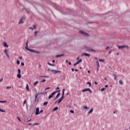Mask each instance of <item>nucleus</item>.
I'll return each mask as SVG.
<instances>
[{"mask_svg": "<svg viewBox=\"0 0 130 130\" xmlns=\"http://www.w3.org/2000/svg\"><path fill=\"white\" fill-rule=\"evenodd\" d=\"M40 78H49V76H40Z\"/></svg>", "mask_w": 130, "mask_h": 130, "instance_id": "a211bd4d", "label": "nucleus"}, {"mask_svg": "<svg viewBox=\"0 0 130 130\" xmlns=\"http://www.w3.org/2000/svg\"><path fill=\"white\" fill-rule=\"evenodd\" d=\"M16 63L17 64H20V61H19V60H17L16 61Z\"/></svg>", "mask_w": 130, "mask_h": 130, "instance_id": "f704fd0d", "label": "nucleus"}, {"mask_svg": "<svg viewBox=\"0 0 130 130\" xmlns=\"http://www.w3.org/2000/svg\"><path fill=\"white\" fill-rule=\"evenodd\" d=\"M119 83L120 85H122L123 84V82L121 80H119Z\"/></svg>", "mask_w": 130, "mask_h": 130, "instance_id": "393cba45", "label": "nucleus"}, {"mask_svg": "<svg viewBox=\"0 0 130 130\" xmlns=\"http://www.w3.org/2000/svg\"><path fill=\"white\" fill-rule=\"evenodd\" d=\"M17 78H19V79L21 78V73H18L17 74Z\"/></svg>", "mask_w": 130, "mask_h": 130, "instance_id": "5701e85b", "label": "nucleus"}, {"mask_svg": "<svg viewBox=\"0 0 130 130\" xmlns=\"http://www.w3.org/2000/svg\"><path fill=\"white\" fill-rule=\"evenodd\" d=\"M24 22H25V17L22 16L19 21V25H21V24H23Z\"/></svg>", "mask_w": 130, "mask_h": 130, "instance_id": "20e7f679", "label": "nucleus"}, {"mask_svg": "<svg viewBox=\"0 0 130 130\" xmlns=\"http://www.w3.org/2000/svg\"><path fill=\"white\" fill-rule=\"evenodd\" d=\"M83 108H84V109H89V108H88V107H87L86 106L83 107Z\"/></svg>", "mask_w": 130, "mask_h": 130, "instance_id": "e433bc0d", "label": "nucleus"}, {"mask_svg": "<svg viewBox=\"0 0 130 130\" xmlns=\"http://www.w3.org/2000/svg\"><path fill=\"white\" fill-rule=\"evenodd\" d=\"M118 48H119V49H122L123 48H126L127 49H128L129 47L127 45H124V46H119L118 45Z\"/></svg>", "mask_w": 130, "mask_h": 130, "instance_id": "7ed1b4c3", "label": "nucleus"}, {"mask_svg": "<svg viewBox=\"0 0 130 130\" xmlns=\"http://www.w3.org/2000/svg\"><path fill=\"white\" fill-rule=\"evenodd\" d=\"M87 85H89V87H91L92 86V84H91V82H87Z\"/></svg>", "mask_w": 130, "mask_h": 130, "instance_id": "412c9836", "label": "nucleus"}, {"mask_svg": "<svg viewBox=\"0 0 130 130\" xmlns=\"http://www.w3.org/2000/svg\"><path fill=\"white\" fill-rule=\"evenodd\" d=\"M48 64H49V66H51V67H55V64L49 62H48Z\"/></svg>", "mask_w": 130, "mask_h": 130, "instance_id": "f3484780", "label": "nucleus"}, {"mask_svg": "<svg viewBox=\"0 0 130 130\" xmlns=\"http://www.w3.org/2000/svg\"><path fill=\"white\" fill-rule=\"evenodd\" d=\"M3 45L5 47H9V45L6 42H4Z\"/></svg>", "mask_w": 130, "mask_h": 130, "instance_id": "2eb2a0df", "label": "nucleus"}, {"mask_svg": "<svg viewBox=\"0 0 130 130\" xmlns=\"http://www.w3.org/2000/svg\"><path fill=\"white\" fill-rule=\"evenodd\" d=\"M59 89V87H57L56 88V90H58Z\"/></svg>", "mask_w": 130, "mask_h": 130, "instance_id": "680f3d73", "label": "nucleus"}, {"mask_svg": "<svg viewBox=\"0 0 130 130\" xmlns=\"http://www.w3.org/2000/svg\"><path fill=\"white\" fill-rule=\"evenodd\" d=\"M51 72H52V73H54V74H58V73H60L61 71L58 70H51Z\"/></svg>", "mask_w": 130, "mask_h": 130, "instance_id": "9d476101", "label": "nucleus"}, {"mask_svg": "<svg viewBox=\"0 0 130 130\" xmlns=\"http://www.w3.org/2000/svg\"><path fill=\"white\" fill-rule=\"evenodd\" d=\"M39 82L37 81L36 82H35L34 83V86H36V85H37V84H38Z\"/></svg>", "mask_w": 130, "mask_h": 130, "instance_id": "72a5a7b5", "label": "nucleus"}, {"mask_svg": "<svg viewBox=\"0 0 130 130\" xmlns=\"http://www.w3.org/2000/svg\"><path fill=\"white\" fill-rule=\"evenodd\" d=\"M29 29L30 30L31 29V31H33V28H32L31 27H29Z\"/></svg>", "mask_w": 130, "mask_h": 130, "instance_id": "49530a36", "label": "nucleus"}, {"mask_svg": "<svg viewBox=\"0 0 130 130\" xmlns=\"http://www.w3.org/2000/svg\"><path fill=\"white\" fill-rule=\"evenodd\" d=\"M11 88H12V87H11V86H7L6 87V89H11Z\"/></svg>", "mask_w": 130, "mask_h": 130, "instance_id": "a19ab883", "label": "nucleus"}, {"mask_svg": "<svg viewBox=\"0 0 130 130\" xmlns=\"http://www.w3.org/2000/svg\"><path fill=\"white\" fill-rule=\"evenodd\" d=\"M38 34V31H35V36H36V35H37Z\"/></svg>", "mask_w": 130, "mask_h": 130, "instance_id": "c9c22d12", "label": "nucleus"}, {"mask_svg": "<svg viewBox=\"0 0 130 130\" xmlns=\"http://www.w3.org/2000/svg\"><path fill=\"white\" fill-rule=\"evenodd\" d=\"M61 101H62V100L61 98H60L56 101V103L59 104V103H60V102H61Z\"/></svg>", "mask_w": 130, "mask_h": 130, "instance_id": "ddd939ff", "label": "nucleus"}, {"mask_svg": "<svg viewBox=\"0 0 130 130\" xmlns=\"http://www.w3.org/2000/svg\"><path fill=\"white\" fill-rule=\"evenodd\" d=\"M18 74H21V70L20 69H18Z\"/></svg>", "mask_w": 130, "mask_h": 130, "instance_id": "4c0bfd02", "label": "nucleus"}, {"mask_svg": "<svg viewBox=\"0 0 130 130\" xmlns=\"http://www.w3.org/2000/svg\"><path fill=\"white\" fill-rule=\"evenodd\" d=\"M20 59H23V58L22 57H19Z\"/></svg>", "mask_w": 130, "mask_h": 130, "instance_id": "69168bd1", "label": "nucleus"}, {"mask_svg": "<svg viewBox=\"0 0 130 130\" xmlns=\"http://www.w3.org/2000/svg\"><path fill=\"white\" fill-rule=\"evenodd\" d=\"M80 59V57H78L77 58V60H79Z\"/></svg>", "mask_w": 130, "mask_h": 130, "instance_id": "e2e57ef3", "label": "nucleus"}, {"mask_svg": "<svg viewBox=\"0 0 130 130\" xmlns=\"http://www.w3.org/2000/svg\"><path fill=\"white\" fill-rule=\"evenodd\" d=\"M105 90V88H102V89H101V91H104Z\"/></svg>", "mask_w": 130, "mask_h": 130, "instance_id": "37998d69", "label": "nucleus"}, {"mask_svg": "<svg viewBox=\"0 0 130 130\" xmlns=\"http://www.w3.org/2000/svg\"><path fill=\"white\" fill-rule=\"evenodd\" d=\"M69 64L70 66H71V64H72V62H69Z\"/></svg>", "mask_w": 130, "mask_h": 130, "instance_id": "052dcab7", "label": "nucleus"}, {"mask_svg": "<svg viewBox=\"0 0 130 130\" xmlns=\"http://www.w3.org/2000/svg\"><path fill=\"white\" fill-rule=\"evenodd\" d=\"M58 92H60V90H57V91H54L52 94L51 95H49V97H48V99H51V98H52L53 97V95H54L55 94V93H57Z\"/></svg>", "mask_w": 130, "mask_h": 130, "instance_id": "39448f33", "label": "nucleus"}, {"mask_svg": "<svg viewBox=\"0 0 130 130\" xmlns=\"http://www.w3.org/2000/svg\"><path fill=\"white\" fill-rule=\"evenodd\" d=\"M83 49H85L86 51H91V52H96V50L92 49L91 47H88L87 46H84L83 47Z\"/></svg>", "mask_w": 130, "mask_h": 130, "instance_id": "f257e3e1", "label": "nucleus"}, {"mask_svg": "<svg viewBox=\"0 0 130 130\" xmlns=\"http://www.w3.org/2000/svg\"><path fill=\"white\" fill-rule=\"evenodd\" d=\"M17 118H18L19 121H20V122H21V119H20V117H17Z\"/></svg>", "mask_w": 130, "mask_h": 130, "instance_id": "a18cd8bd", "label": "nucleus"}, {"mask_svg": "<svg viewBox=\"0 0 130 130\" xmlns=\"http://www.w3.org/2000/svg\"><path fill=\"white\" fill-rule=\"evenodd\" d=\"M38 97V94L36 95V96H35V102H36V100H37Z\"/></svg>", "mask_w": 130, "mask_h": 130, "instance_id": "cd10ccee", "label": "nucleus"}, {"mask_svg": "<svg viewBox=\"0 0 130 130\" xmlns=\"http://www.w3.org/2000/svg\"><path fill=\"white\" fill-rule=\"evenodd\" d=\"M27 103V100H24L23 103V106H25V104H26V103Z\"/></svg>", "mask_w": 130, "mask_h": 130, "instance_id": "4be33fe9", "label": "nucleus"}, {"mask_svg": "<svg viewBox=\"0 0 130 130\" xmlns=\"http://www.w3.org/2000/svg\"><path fill=\"white\" fill-rule=\"evenodd\" d=\"M26 89L27 90V91H29V86L28 84H26Z\"/></svg>", "mask_w": 130, "mask_h": 130, "instance_id": "a878e982", "label": "nucleus"}, {"mask_svg": "<svg viewBox=\"0 0 130 130\" xmlns=\"http://www.w3.org/2000/svg\"><path fill=\"white\" fill-rule=\"evenodd\" d=\"M71 71H72V72H74L75 71V69H74V68H72L71 69Z\"/></svg>", "mask_w": 130, "mask_h": 130, "instance_id": "8fccbe9b", "label": "nucleus"}, {"mask_svg": "<svg viewBox=\"0 0 130 130\" xmlns=\"http://www.w3.org/2000/svg\"><path fill=\"white\" fill-rule=\"evenodd\" d=\"M105 88H108V85H106L105 86Z\"/></svg>", "mask_w": 130, "mask_h": 130, "instance_id": "5fc2aeb1", "label": "nucleus"}, {"mask_svg": "<svg viewBox=\"0 0 130 130\" xmlns=\"http://www.w3.org/2000/svg\"><path fill=\"white\" fill-rule=\"evenodd\" d=\"M109 53L110 54V53H111V51H109Z\"/></svg>", "mask_w": 130, "mask_h": 130, "instance_id": "774afa93", "label": "nucleus"}, {"mask_svg": "<svg viewBox=\"0 0 130 130\" xmlns=\"http://www.w3.org/2000/svg\"><path fill=\"white\" fill-rule=\"evenodd\" d=\"M43 112V110H41V111H40V113H42Z\"/></svg>", "mask_w": 130, "mask_h": 130, "instance_id": "6e6d98bb", "label": "nucleus"}, {"mask_svg": "<svg viewBox=\"0 0 130 130\" xmlns=\"http://www.w3.org/2000/svg\"><path fill=\"white\" fill-rule=\"evenodd\" d=\"M0 112H6V111L2 109H0Z\"/></svg>", "mask_w": 130, "mask_h": 130, "instance_id": "7c9ffc66", "label": "nucleus"}, {"mask_svg": "<svg viewBox=\"0 0 130 130\" xmlns=\"http://www.w3.org/2000/svg\"><path fill=\"white\" fill-rule=\"evenodd\" d=\"M57 109H58V107H56L54 108L53 110H54V111H56V110H57Z\"/></svg>", "mask_w": 130, "mask_h": 130, "instance_id": "bb28decb", "label": "nucleus"}, {"mask_svg": "<svg viewBox=\"0 0 130 130\" xmlns=\"http://www.w3.org/2000/svg\"><path fill=\"white\" fill-rule=\"evenodd\" d=\"M21 66H22V67H24L25 64L24 63V62H21Z\"/></svg>", "mask_w": 130, "mask_h": 130, "instance_id": "c03bdc74", "label": "nucleus"}, {"mask_svg": "<svg viewBox=\"0 0 130 130\" xmlns=\"http://www.w3.org/2000/svg\"><path fill=\"white\" fill-rule=\"evenodd\" d=\"M106 49H109V47H107L106 48Z\"/></svg>", "mask_w": 130, "mask_h": 130, "instance_id": "bf43d9fd", "label": "nucleus"}, {"mask_svg": "<svg viewBox=\"0 0 130 130\" xmlns=\"http://www.w3.org/2000/svg\"><path fill=\"white\" fill-rule=\"evenodd\" d=\"M89 92L90 94H92V90L90 88H85L82 90V92Z\"/></svg>", "mask_w": 130, "mask_h": 130, "instance_id": "423d86ee", "label": "nucleus"}, {"mask_svg": "<svg viewBox=\"0 0 130 130\" xmlns=\"http://www.w3.org/2000/svg\"><path fill=\"white\" fill-rule=\"evenodd\" d=\"M64 54H58L56 56V57H60V56H63Z\"/></svg>", "mask_w": 130, "mask_h": 130, "instance_id": "dca6fc26", "label": "nucleus"}, {"mask_svg": "<svg viewBox=\"0 0 130 130\" xmlns=\"http://www.w3.org/2000/svg\"><path fill=\"white\" fill-rule=\"evenodd\" d=\"M75 72H79V70H78V69H75Z\"/></svg>", "mask_w": 130, "mask_h": 130, "instance_id": "13d9d810", "label": "nucleus"}, {"mask_svg": "<svg viewBox=\"0 0 130 130\" xmlns=\"http://www.w3.org/2000/svg\"><path fill=\"white\" fill-rule=\"evenodd\" d=\"M60 95V93L58 92L56 96V99Z\"/></svg>", "mask_w": 130, "mask_h": 130, "instance_id": "c756f323", "label": "nucleus"}, {"mask_svg": "<svg viewBox=\"0 0 130 130\" xmlns=\"http://www.w3.org/2000/svg\"><path fill=\"white\" fill-rule=\"evenodd\" d=\"M47 104H48V102H45L44 103L43 105H44V106H45V105H47Z\"/></svg>", "mask_w": 130, "mask_h": 130, "instance_id": "b1692460", "label": "nucleus"}, {"mask_svg": "<svg viewBox=\"0 0 130 130\" xmlns=\"http://www.w3.org/2000/svg\"><path fill=\"white\" fill-rule=\"evenodd\" d=\"M0 103H7V102L6 101H0Z\"/></svg>", "mask_w": 130, "mask_h": 130, "instance_id": "2f4dec72", "label": "nucleus"}, {"mask_svg": "<svg viewBox=\"0 0 130 130\" xmlns=\"http://www.w3.org/2000/svg\"><path fill=\"white\" fill-rule=\"evenodd\" d=\"M79 33H81V34L83 35V36H86V37H88L89 36V34L82 30L79 31Z\"/></svg>", "mask_w": 130, "mask_h": 130, "instance_id": "0eeeda50", "label": "nucleus"}, {"mask_svg": "<svg viewBox=\"0 0 130 130\" xmlns=\"http://www.w3.org/2000/svg\"><path fill=\"white\" fill-rule=\"evenodd\" d=\"M94 84H95V85H97L98 84V83H97V82H94Z\"/></svg>", "mask_w": 130, "mask_h": 130, "instance_id": "4d7b16f0", "label": "nucleus"}, {"mask_svg": "<svg viewBox=\"0 0 130 130\" xmlns=\"http://www.w3.org/2000/svg\"><path fill=\"white\" fill-rule=\"evenodd\" d=\"M64 98V89H62V96L60 98L61 99H62V100H63Z\"/></svg>", "mask_w": 130, "mask_h": 130, "instance_id": "9b49d317", "label": "nucleus"}, {"mask_svg": "<svg viewBox=\"0 0 130 130\" xmlns=\"http://www.w3.org/2000/svg\"><path fill=\"white\" fill-rule=\"evenodd\" d=\"M99 61H101L102 62H104V59H100Z\"/></svg>", "mask_w": 130, "mask_h": 130, "instance_id": "c85d7f7f", "label": "nucleus"}, {"mask_svg": "<svg viewBox=\"0 0 130 130\" xmlns=\"http://www.w3.org/2000/svg\"><path fill=\"white\" fill-rule=\"evenodd\" d=\"M9 50L7 49L5 50V53L6 54L7 57H10V55H9Z\"/></svg>", "mask_w": 130, "mask_h": 130, "instance_id": "f8f14e48", "label": "nucleus"}, {"mask_svg": "<svg viewBox=\"0 0 130 130\" xmlns=\"http://www.w3.org/2000/svg\"><path fill=\"white\" fill-rule=\"evenodd\" d=\"M96 66L97 68H100V65L99 64V62L98 61H96Z\"/></svg>", "mask_w": 130, "mask_h": 130, "instance_id": "6ab92c4d", "label": "nucleus"}, {"mask_svg": "<svg viewBox=\"0 0 130 130\" xmlns=\"http://www.w3.org/2000/svg\"><path fill=\"white\" fill-rule=\"evenodd\" d=\"M29 121H31V119H29V120H27L26 121V122H29Z\"/></svg>", "mask_w": 130, "mask_h": 130, "instance_id": "603ef678", "label": "nucleus"}, {"mask_svg": "<svg viewBox=\"0 0 130 130\" xmlns=\"http://www.w3.org/2000/svg\"><path fill=\"white\" fill-rule=\"evenodd\" d=\"M83 55H84L85 56H90V54H88L87 53L83 54L82 56H83Z\"/></svg>", "mask_w": 130, "mask_h": 130, "instance_id": "4468645a", "label": "nucleus"}, {"mask_svg": "<svg viewBox=\"0 0 130 130\" xmlns=\"http://www.w3.org/2000/svg\"><path fill=\"white\" fill-rule=\"evenodd\" d=\"M104 80H105V81H107V78L106 77H105Z\"/></svg>", "mask_w": 130, "mask_h": 130, "instance_id": "0e129e2a", "label": "nucleus"}, {"mask_svg": "<svg viewBox=\"0 0 130 130\" xmlns=\"http://www.w3.org/2000/svg\"><path fill=\"white\" fill-rule=\"evenodd\" d=\"M44 82H46V80L43 79V80H42V81H41V83H44Z\"/></svg>", "mask_w": 130, "mask_h": 130, "instance_id": "473e14b6", "label": "nucleus"}, {"mask_svg": "<svg viewBox=\"0 0 130 130\" xmlns=\"http://www.w3.org/2000/svg\"><path fill=\"white\" fill-rule=\"evenodd\" d=\"M25 48L26 50H28V51H30V52H34L35 53H39V52L38 51H36L34 50H32L31 49L28 48V42H27V43H26V46Z\"/></svg>", "mask_w": 130, "mask_h": 130, "instance_id": "f03ea898", "label": "nucleus"}, {"mask_svg": "<svg viewBox=\"0 0 130 130\" xmlns=\"http://www.w3.org/2000/svg\"><path fill=\"white\" fill-rule=\"evenodd\" d=\"M38 124H39V123H36L32 125H33V126H34V125H38Z\"/></svg>", "mask_w": 130, "mask_h": 130, "instance_id": "ea45409f", "label": "nucleus"}, {"mask_svg": "<svg viewBox=\"0 0 130 130\" xmlns=\"http://www.w3.org/2000/svg\"><path fill=\"white\" fill-rule=\"evenodd\" d=\"M114 77H114V80H116V79H117L116 75L114 74Z\"/></svg>", "mask_w": 130, "mask_h": 130, "instance_id": "58836bf2", "label": "nucleus"}, {"mask_svg": "<svg viewBox=\"0 0 130 130\" xmlns=\"http://www.w3.org/2000/svg\"><path fill=\"white\" fill-rule=\"evenodd\" d=\"M51 70H51L50 69H48L47 71H48V72H49V71H51Z\"/></svg>", "mask_w": 130, "mask_h": 130, "instance_id": "864d4df0", "label": "nucleus"}, {"mask_svg": "<svg viewBox=\"0 0 130 130\" xmlns=\"http://www.w3.org/2000/svg\"><path fill=\"white\" fill-rule=\"evenodd\" d=\"M91 112H93V108H91L89 111H88V114H90V113H91Z\"/></svg>", "mask_w": 130, "mask_h": 130, "instance_id": "aec40b11", "label": "nucleus"}, {"mask_svg": "<svg viewBox=\"0 0 130 130\" xmlns=\"http://www.w3.org/2000/svg\"><path fill=\"white\" fill-rule=\"evenodd\" d=\"M82 61H83V59H80L78 61H77L76 63H75L74 64V66H77V64H79V63H81V62H82Z\"/></svg>", "mask_w": 130, "mask_h": 130, "instance_id": "6e6552de", "label": "nucleus"}, {"mask_svg": "<svg viewBox=\"0 0 130 130\" xmlns=\"http://www.w3.org/2000/svg\"><path fill=\"white\" fill-rule=\"evenodd\" d=\"M40 114V112H39V108L37 107L36 108V115H38Z\"/></svg>", "mask_w": 130, "mask_h": 130, "instance_id": "1a4fd4ad", "label": "nucleus"}, {"mask_svg": "<svg viewBox=\"0 0 130 130\" xmlns=\"http://www.w3.org/2000/svg\"><path fill=\"white\" fill-rule=\"evenodd\" d=\"M34 29H36V25H34Z\"/></svg>", "mask_w": 130, "mask_h": 130, "instance_id": "09e8293b", "label": "nucleus"}, {"mask_svg": "<svg viewBox=\"0 0 130 130\" xmlns=\"http://www.w3.org/2000/svg\"><path fill=\"white\" fill-rule=\"evenodd\" d=\"M50 89V87H47V88H46L45 89V90H48V89Z\"/></svg>", "mask_w": 130, "mask_h": 130, "instance_id": "3c124183", "label": "nucleus"}, {"mask_svg": "<svg viewBox=\"0 0 130 130\" xmlns=\"http://www.w3.org/2000/svg\"><path fill=\"white\" fill-rule=\"evenodd\" d=\"M70 112L71 113H75V112L74 111H73V110H70Z\"/></svg>", "mask_w": 130, "mask_h": 130, "instance_id": "79ce46f5", "label": "nucleus"}, {"mask_svg": "<svg viewBox=\"0 0 130 130\" xmlns=\"http://www.w3.org/2000/svg\"><path fill=\"white\" fill-rule=\"evenodd\" d=\"M52 62H53V63L55 62V60H53L52 61Z\"/></svg>", "mask_w": 130, "mask_h": 130, "instance_id": "338daca9", "label": "nucleus"}, {"mask_svg": "<svg viewBox=\"0 0 130 130\" xmlns=\"http://www.w3.org/2000/svg\"><path fill=\"white\" fill-rule=\"evenodd\" d=\"M3 80H4L3 78H1V79H0V83L2 82H3Z\"/></svg>", "mask_w": 130, "mask_h": 130, "instance_id": "de8ad7c7", "label": "nucleus"}]
</instances>
